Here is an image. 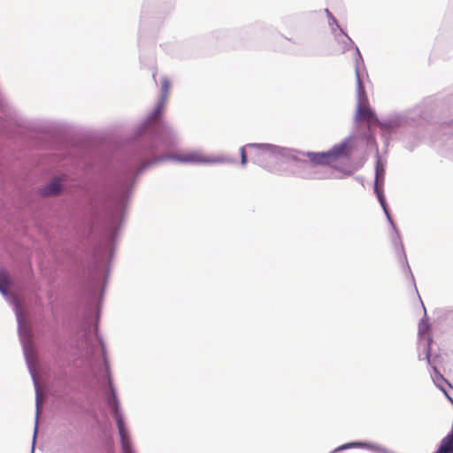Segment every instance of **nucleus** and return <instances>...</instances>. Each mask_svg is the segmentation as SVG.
Listing matches in <instances>:
<instances>
[{
    "label": "nucleus",
    "instance_id": "nucleus-1",
    "mask_svg": "<svg viewBox=\"0 0 453 453\" xmlns=\"http://www.w3.org/2000/svg\"><path fill=\"white\" fill-rule=\"evenodd\" d=\"M177 133H150L131 140L126 157L115 168V240L124 223L134 187L140 174L166 160L187 164H235L236 159L225 155L205 156L193 150L182 155L162 152L177 144Z\"/></svg>",
    "mask_w": 453,
    "mask_h": 453
},
{
    "label": "nucleus",
    "instance_id": "nucleus-2",
    "mask_svg": "<svg viewBox=\"0 0 453 453\" xmlns=\"http://www.w3.org/2000/svg\"><path fill=\"white\" fill-rule=\"evenodd\" d=\"M171 82L166 76L161 78L160 96L154 107L147 113L145 118L136 126L131 140H136L142 136L154 132H164L170 135L173 127L164 119V110L168 98Z\"/></svg>",
    "mask_w": 453,
    "mask_h": 453
},
{
    "label": "nucleus",
    "instance_id": "nucleus-3",
    "mask_svg": "<svg viewBox=\"0 0 453 453\" xmlns=\"http://www.w3.org/2000/svg\"><path fill=\"white\" fill-rule=\"evenodd\" d=\"M251 150L252 160L255 164L265 167L269 161H283L294 158V149L281 147L272 143H247Z\"/></svg>",
    "mask_w": 453,
    "mask_h": 453
},
{
    "label": "nucleus",
    "instance_id": "nucleus-4",
    "mask_svg": "<svg viewBox=\"0 0 453 453\" xmlns=\"http://www.w3.org/2000/svg\"><path fill=\"white\" fill-rule=\"evenodd\" d=\"M115 426L119 437L120 453H137L119 402H115Z\"/></svg>",
    "mask_w": 453,
    "mask_h": 453
},
{
    "label": "nucleus",
    "instance_id": "nucleus-5",
    "mask_svg": "<svg viewBox=\"0 0 453 453\" xmlns=\"http://www.w3.org/2000/svg\"><path fill=\"white\" fill-rule=\"evenodd\" d=\"M353 136L349 135L340 143L334 145L327 151L319 152L321 165H327L340 157H349L352 153V148L349 145Z\"/></svg>",
    "mask_w": 453,
    "mask_h": 453
},
{
    "label": "nucleus",
    "instance_id": "nucleus-6",
    "mask_svg": "<svg viewBox=\"0 0 453 453\" xmlns=\"http://www.w3.org/2000/svg\"><path fill=\"white\" fill-rule=\"evenodd\" d=\"M385 179V165L382 162L380 157L377 155L376 157V164H375V179H374V186L373 190L376 194L379 203L383 209V211L387 217V219L388 222H390L393 225V219L389 214L386 199L383 194V183Z\"/></svg>",
    "mask_w": 453,
    "mask_h": 453
},
{
    "label": "nucleus",
    "instance_id": "nucleus-7",
    "mask_svg": "<svg viewBox=\"0 0 453 453\" xmlns=\"http://www.w3.org/2000/svg\"><path fill=\"white\" fill-rule=\"evenodd\" d=\"M357 121H370L375 117L374 111L369 107V100L363 83H357Z\"/></svg>",
    "mask_w": 453,
    "mask_h": 453
},
{
    "label": "nucleus",
    "instance_id": "nucleus-8",
    "mask_svg": "<svg viewBox=\"0 0 453 453\" xmlns=\"http://www.w3.org/2000/svg\"><path fill=\"white\" fill-rule=\"evenodd\" d=\"M430 325L426 319H422L418 323L419 345L423 347L425 357L428 364L431 363V345L432 336L428 334Z\"/></svg>",
    "mask_w": 453,
    "mask_h": 453
},
{
    "label": "nucleus",
    "instance_id": "nucleus-9",
    "mask_svg": "<svg viewBox=\"0 0 453 453\" xmlns=\"http://www.w3.org/2000/svg\"><path fill=\"white\" fill-rule=\"evenodd\" d=\"M298 150H294V158H287L286 162H295L296 171L295 174L302 179H315V173L311 171V165L306 159L300 158Z\"/></svg>",
    "mask_w": 453,
    "mask_h": 453
},
{
    "label": "nucleus",
    "instance_id": "nucleus-10",
    "mask_svg": "<svg viewBox=\"0 0 453 453\" xmlns=\"http://www.w3.org/2000/svg\"><path fill=\"white\" fill-rule=\"evenodd\" d=\"M390 226H392L394 232H395V235L392 237V242H393V245L395 247V252L397 253V256H398V258L400 260V262L402 263L403 265V268L404 271H406V273H408V274L410 275L411 280L414 282V277H413V274L411 273V267L408 264V260H407V257H406V254L404 252V248H403V244L401 241V237H400V234L395 226V223L393 222V225L389 222Z\"/></svg>",
    "mask_w": 453,
    "mask_h": 453
},
{
    "label": "nucleus",
    "instance_id": "nucleus-11",
    "mask_svg": "<svg viewBox=\"0 0 453 453\" xmlns=\"http://www.w3.org/2000/svg\"><path fill=\"white\" fill-rule=\"evenodd\" d=\"M335 42L341 45L342 51L346 52L352 49L355 46L352 39L348 35V34L343 30L340 29V32L334 35Z\"/></svg>",
    "mask_w": 453,
    "mask_h": 453
},
{
    "label": "nucleus",
    "instance_id": "nucleus-12",
    "mask_svg": "<svg viewBox=\"0 0 453 453\" xmlns=\"http://www.w3.org/2000/svg\"><path fill=\"white\" fill-rule=\"evenodd\" d=\"M404 122V118L400 115L391 116L387 119H383L379 122L380 127L384 130L391 131L400 126Z\"/></svg>",
    "mask_w": 453,
    "mask_h": 453
},
{
    "label": "nucleus",
    "instance_id": "nucleus-13",
    "mask_svg": "<svg viewBox=\"0 0 453 453\" xmlns=\"http://www.w3.org/2000/svg\"><path fill=\"white\" fill-rule=\"evenodd\" d=\"M61 184L58 179H54L42 189V196H56L60 192Z\"/></svg>",
    "mask_w": 453,
    "mask_h": 453
},
{
    "label": "nucleus",
    "instance_id": "nucleus-14",
    "mask_svg": "<svg viewBox=\"0 0 453 453\" xmlns=\"http://www.w3.org/2000/svg\"><path fill=\"white\" fill-rule=\"evenodd\" d=\"M433 371H434V373L432 374V379L434 382V384L441 389L444 392V394L448 396V398L449 399L450 397L448 395L445 388H443V384H448L449 385V383L447 381V380L443 377V375L439 372V370L434 366L433 367Z\"/></svg>",
    "mask_w": 453,
    "mask_h": 453
},
{
    "label": "nucleus",
    "instance_id": "nucleus-15",
    "mask_svg": "<svg viewBox=\"0 0 453 453\" xmlns=\"http://www.w3.org/2000/svg\"><path fill=\"white\" fill-rule=\"evenodd\" d=\"M440 453H453V437L451 435H446L441 441L438 447Z\"/></svg>",
    "mask_w": 453,
    "mask_h": 453
},
{
    "label": "nucleus",
    "instance_id": "nucleus-16",
    "mask_svg": "<svg viewBox=\"0 0 453 453\" xmlns=\"http://www.w3.org/2000/svg\"><path fill=\"white\" fill-rule=\"evenodd\" d=\"M353 48L355 49V51H356V57L354 59L356 80H357V83H362L361 77H360V72H359V66H360V65H364V60H363V58H362V55L360 53L358 47L355 45Z\"/></svg>",
    "mask_w": 453,
    "mask_h": 453
},
{
    "label": "nucleus",
    "instance_id": "nucleus-17",
    "mask_svg": "<svg viewBox=\"0 0 453 453\" xmlns=\"http://www.w3.org/2000/svg\"><path fill=\"white\" fill-rule=\"evenodd\" d=\"M298 154H300L301 156L306 157L308 158L306 160L310 163L311 167L316 166V165H321V161H319V152H312V151L305 152V151L298 150Z\"/></svg>",
    "mask_w": 453,
    "mask_h": 453
},
{
    "label": "nucleus",
    "instance_id": "nucleus-18",
    "mask_svg": "<svg viewBox=\"0 0 453 453\" xmlns=\"http://www.w3.org/2000/svg\"><path fill=\"white\" fill-rule=\"evenodd\" d=\"M9 276L5 271H0V291L5 295L9 288Z\"/></svg>",
    "mask_w": 453,
    "mask_h": 453
},
{
    "label": "nucleus",
    "instance_id": "nucleus-19",
    "mask_svg": "<svg viewBox=\"0 0 453 453\" xmlns=\"http://www.w3.org/2000/svg\"><path fill=\"white\" fill-rule=\"evenodd\" d=\"M328 26L333 35L340 32V29H342L334 17H331V19H328Z\"/></svg>",
    "mask_w": 453,
    "mask_h": 453
},
{
    "label": "nucleus",
    "instance_id": "nucleus-20",
    "mask_svg": "<svg viewBox=\"0 0 453 453\" xmlns=\"http://www.w3.org/2000/svg\"><path fill=\"white\" fill-rule=\"evenodd\" d=\"M246 149H249L247 144L240 148V156H241V165L242 166H246L248 159L246 155Z\"/></svg>",
    "mask_w": 453,
    "mask_h": 453
},
{
    "label": "nucleus",
    "instance_id": "nucleus-21",
    "mask_svg": "<svg viewBox=\"0 0 453 453\" xmlns=\"http://www.w3.org/2000/svg\"><path fill=\"white\" fill-rule=\"evenodd\" d=\"M148 24H149V19H148L147 15L144 12H142V17H141V30L146 29Z\"/></svg>",
    "mask_w": 453,
    "mask_h": 453
},
{
    "label": "nucleus",
    "instance_id": "nucleus-22",
    "mask_svg": "<svg viewBox=\"0 0 453 453\" xmlns=\"http://www.w3.org/2000/svg\"><path fill=\"white\" fill-rule=\"evenodd\" d=\"M325 12L328 19H331V17H334L328 9H325Z\"/></svg>",
    "mask_w": 453,
    "mask_h": 453
},
{
    "label": "nucleus",
    "instance_id": "nucleus-23",
    "mask_svg": "<svg viewBox=\"0 0 453 453\" xmlns=\"http://www.w3.org/2000/svg\"><path fill=\"white\" fill-rule=\"evenodd\" d=\"M105 365H106L107 372H108V374H109V373H110V365H109L108 361H105Z\"/></svg>",
    "mask_w": 453,
    "mask_h": 453
},
{
    "label": "nucleus",
    "instance_id": "nucleus-24",
    "mask_svg": "<svg viewBox=\"0 0 453 453\" xmlns=\"http://www.w3.org/2000/svg\"><path fill=\"white\" fill-rule=\"evenodd\" d=\"M114 144H115V153H116L117 152V145H118V141H117L116 137H115Z\"/></svg>",
    "mask_w": 453,
    "mask_h": 453
},
{
    "label": "nucleus",
    "instance_id": "nucleus-25",
    "mask_svg": "<svg viewBox=\"0 0 453 453\" xmlns=\"http://www.w3.org/2000/svg\"><path fill=\"white\" fill-rule=\"evenodd\" d=\"M408 150L411 151V150H413V147L412 146L411 147H408Z\"/></svg>",
    "mask_w": 453,
    "mask_h": 453
},
{
    "label": "nucleus",
    "instance_id": "nucleus-26",
    "mask_svg": "<svg viewBox=\"0 0 453 453\" xmlns=\"http://www.w3.org/2000/svg\"><path fill=\"white\" fill-rule=\"evenodd\" d=\"M152 76H153V80L156 81V74H155V73H153V75H152Z\"/></svg>",
    "mask_w": 453,
    "mask_h": 453
},
{
    "label": "nucleus",
    "instance_id": "nucleus-27",
    "mask_svg": "<svg viewBox=\"0 0 453 453\" xmlns=\"http://www.w3.org/2000/svg\"><path fill=\"white\" fill-rule=\"evenodd\" d=\"M418 358H419V360L423 359L421 354L418 355Z\"/></svg>",
    "mask_w": 453,
    "mask_h": 453
},
{
    "label": "nucleus",
    "instance_id": "nucleus-28",
    "mask_svg": "<svg viewBox=\"0 0 453 453\" xmlns=\"http://www.w3.org/2000/svg\"><path fill=\"white\" fill-rule=\"evenodd\" d=\"M109 384H110V387L111 388V380H109Z\"/></svg>",
    "mask_w": 453,
    "mask_h": 453
}]
</instances>
